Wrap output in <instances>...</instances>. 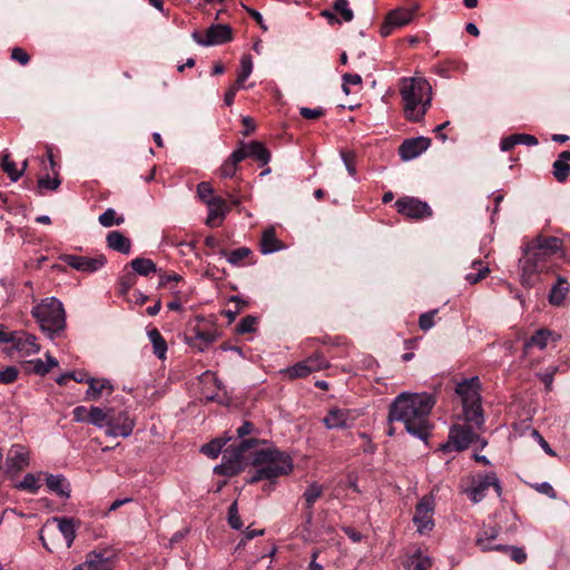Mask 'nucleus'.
<instances>
[{"label": "nucleus", "mask_w": 570, "mask_h": 570, "mask_svg": "<svg viewBox=\"0 0 570 570\" xmlns=\"http://www.w3.org/2000/svg\"><path fill=\"white\" fill-rule=\"evenodd\" d=\"M560 338H561V335L553 331H550L547 328L538 330L531 336V338L524 343V351L527 352L528 350H530L533 346H537L540 350H544L550 341L558 342Z\"/></svg>", "instance_id": "393cba45"}, {"label": "nucleus", "mask_w": 570, "mask_h": 570, "mask_svg": "<svg viewBox=\"0 0 570 570\" xmlns=\"http://www.w3.org/2000/svg\"><path fill=\"white\" fill-rule=\"evenodd\" d=\"M130 265L132 269L141 276H147L157 271L155 263L149 258H135L131 261Z\"/></svg>", "instance_id": "ea45409f"}, {"label": "nucleus", "mask_w": 570, "mask_h": 570, "mask_svg": "<svg viewBox=\"0 0 570 570\" xmlns=\"http://www.w3.org/2000/svg\"><path fill=\"white\" fill-rule=\"evenodd\" d=\"M480 382L478 377L463 380L460 382L455 392L461 397L465 421L481 429L484 423L481 395L479 393Z\"/></svg>", "instance_id": "20e7f679"}, {"label": "nucleus", "mask_w": 570, "mask_h": 570, "mask_svg": "<svg viewBox=\"0 0 570 570\" xmlns=\"http://www.w3.org/2000/svg\"><path fill=\"white\" fill-rule=\"evenodd\" d=\"M328 366L327 361L322 354L315 353L312 356L296 363L286 370L289 379L306 377L313 372L321 371Z\"/></svg>", "instance_id": "4468645a"}, {"label": "nucleus", "mask_w": 570, "mask_h": 570, "mask_svg": "<svg viewBox=\"0 0 570 570\" xmlns=\"http://www.w3.org/2000/svg\"><path fill=\"white\" fill-rule=\"evenodd\" d=\"M181 281V276L179 274H164L160 276L159 286H167L170 282H179Z\"/></svg>", "instance_id": "338daca9"}, {"label": "nucleus", "mask_w": 570, "mask_h": 570, "mask_svg": "<svg viewBox=\"0 0 570 570\" xmlns=\"http://www.w3.org/2000/svg\"><path fill=\"white\" fill-rule=\"evenodd\" d=\"M518 144H523L527 146H537L539 144L538 139L528 134H515Z\"/></svg>", "instance_id": "e2e57ef3"}, {"label": "nucleus", "mask_w": 570, "mask_h": 570, "mask_svg": "<svg viewBox=\"0 0 570 570\" xmlns=\"http://www.w3.org/2000/svg\"><path fill=\"white\" fill-rule=\"evenodd\" d=\"M40 328L50 335L57 334L66 326V314L62 303L56 297L45 299L32 309Z\"/></svg>", "instance_id": "39448f33"}, {"label": "nucleus", "mask_w": 570, "mask_h": 570, "mask_svg": "<svg viewBox=\"0 0 570 570\" xmlns=\"http://www.w3.org/2000/svg\"><path fill=\"white\" fill-rule=\"evenodd\" d=\"M282 248L281 242L276 238L275 229L273 227L265 229L262 235L261 252L267 255Z\"/></svg>", "instance_id": "7c9ffc66"}, {"label": "nucleus", "mask_w": 570, "mask_h": 570, "mask_svg": "<svg viewBox=\"0 0 570 570\" xmlns=\"http://www.w3.org/2000/svg\"><path fill=\"white\" fill-rule=\"evenodd\" d=\"M433 509L434 504L432 499L423 498L415 508V513L413 517V522L416 525V530L419 533L424 534L430 532L433 527Z\"/></svg>", "instance_id": "dca6fc26"}, {"label": "nucleus", "mask_w": 570, "mask_h": 570, "mask_svg": "<svg viewBox=\"0 0 570 570\" xmlns=\"http://www.w3.org/2000/svg\"><path fill=\"white\" fill-rule=\"evenodd\" d=\"M529 245L549 259L562 248V240L554 236L538 235Z\"/></svg>", "instance_id": "412c9836"}, {"label": "nucleus", "mask_w": 570, "mask_h": 570, "mask_svg": "<svg viewBox=\"0 0 570 570\" xmlns=\"http://www.w3.org/2000/svg\"><path fill=\"white\" fill-rule=\"evenodd\" d=\"M0 341L10 343L12 348L19 352L21 356H29L39 352L36 336L23 331L0 333Z\"/></svg>", "instance_id": "9b49d317"}, {"label": "nucleus", "mask_w": 570, "mask_h": 570, "mask_svg": "<svg viewBox=\"0 0 570 570\" xmlns=\"http://www.w3.org/2000/svg\"><path fill=\"white\" fill-rule=\"evenodd\" d=\"M19 375V371L14 366H8L0 371V383L2 384H11L13 383Z\"/></svg>", "instance_id": "864d4df0"}, {"label": "nucleus", "mask_w": 570, "mask_h": 570, "mask_svg": "<svg viewBox=\"0 0 570 570\" xmlns=\"http://www.w3.org/2000/svg\"><path fill=\"white\" fill-rule=\"evenodd\" d=\"M414 10L415 9L397 8L389 12L381 27V35L387 37L392 33L393 29L409 24L413 20Z\"/></svg>", "instance_id": "f3484780"}, {"label": "nucleus", "mask_w": 570, "mask_h": 570, "mask_svg": "<svg viewBox=\"0 0 570 570\" xmlns=\"http://www.w3.org/2000/svg\"><path fill=\"white\" fill-rule=\"evenodd\" d=\"M472 266L473 267H476L479 266L478 268V273H469L465 275V279L470 283V284H476L478 282H480L481 279H483L490 272L489 267L487 266H482V262L481 261H474L472 263Z\"/></svg>", "instance_id": "8fccbe9b"}, {"label": "nucleus", "mask_w": 570, "mask_h": 570, "mask_svg": "<svg viewBox=\"0 0 570 570\" xmlns=\"http://www.w3.org/2000/svg\"><path fill=\"white\" fill-rule=\"evenodd\" d=\"M479 436L468 425H453L450 430L449 441L441 445L440 450L448 451L453 449L455 451H463L470 446Z\"/></svg>", "instance_id": "f8f14e48"}, {"label": "nucleus", "mask_w": 570, "mask_h": 570, "mask_svg": "<svg viewBox=\"0 0 570 570\" xmlns=\"http://www.w3.org/2000/svg\"><path fill=\"white\" fill-rule=\"evenodd\" d=\"M11 58L22 66H26L30 60V56L20 47L12 49Z\"/></svg>", "instance_id": "052dcab7"}, {"label": "nucleus", "mask_w": 570, "mask_h": 570, "mask_svg": "<svg viewBox=\"0 0 570 570\" xmlns=\"http://www.w3.org/2000/svg\"><path fill=\"white\" fill-rule=\"evenodd\" d=\"M333 10L335 13L341 14L342 20L350 22L354 18L353 10L348 7L347 0H334Z\"/></svg>", "instance_id": "a18cd8bd"}, {"label": "nucleus", "mask_w": 570, "mask_h": 570, "mask_svg": "<svg viewBox=\"0 0 570 570\" xmlns=\"http://www.w3.org/2000/svg\"><path fill=\"white\" fill-rule=\"evenodd\" d=\"M568 161H570V150H564L552 165L553 176L559 183L566 181L570 174V165Z\"/></svg>", "instance_id": "c756f323"}, {"label": "nucleus", "mask_w": 570, "mask_h": 570, "mask_svg": "<svg viewBox=\"0 0 570 570\" xmlns=\"http://www.w3.org/2000/svg\"><path fill=\"white\" fill-rule=\"evenodd\" d=\"M355 417L350 410L333 407L324 416L323 423L330 430L350 428Z\"/></svg>", "instance_id": "aec40b11"}, {"label": "nucleus", "mask_w": 570, "mask_h": 570, "mask_svg": "<svg viewBox=\"0 0 570 570\" xmlns=\"http://www.w3.org/2000/svg\"><path fill=\"white\" fill-rule=\"evenodd\" d=\"M569 293V284L562 276H558L556 285L552 286L549 294V302L554 306H560Z\"/></svg>", "instance_id": "2f4dec72"}, {"label": "nucleus", "mask_w": 570, "mask_h": 570, "mask_svg": "<svg viewBox=\"0 0 570 570\" xmlns=\"http://www.w3.org/2000/svg\"><path fill=\"white\" fill-rule=\"evenodd\" d=\"M490 487L495 489L498 495L501 494V485L499 479L495 474L490 473L478 480L470 489L466 490L471 501L474 503H479L483 500L487 494V491Z\"/></svg>", "instance_id": "a211bd4d"}, {"label": "nucleus", "mask_w": 570, "mask_h": 570, "mask_svg": "<svg viewBox=\"0 0 570 570\" xmlns=\"http://www.w3.org/2000/svg\"><path fill=\"white\" fill-rule=\"evenodd\" d=\"M499 530L494 527H484L476 537V546L482 551L495 550V546L491 544V541L497 539Z\"/></svg>", "instance_id": "473e14b6"}, {"label": "nucleus", "mask_w": 570, "mask_h": 570, "mask_svg": "<svg viewBox=\"0 0 570 570\" xmlns=\"http://www.w3.org/2000/svg\"><path fill=\"white\" fill-rule=\"evenodd\" d=\"M537 491H539L542 494H546L547 497L551 499L557 498V492L554 491L553 487L548 482H542L535 485Z\"/></svg>", "instance_id": "680f3d73"}, {"label": "nucleus", "mask_w": 570, "mask_h": 570, "mask_svg": "<svg viewBox=\"0 0 570 570\" xmlns=\"http://www.w3.org/2000/svg\"><path fill=\"white\" fill-rule=\"evenodd\" d=\"M224 444H225V442L223 440L215 439V440L210 441L209 443L204 444L202 446L200 451L205 455H207V456H209L212 459H215L222 452Z\"/></svg>", "instance_id": "de8ad7c7"}, {"label": "nucleus", "mask_w": 570, "mask_h": 570, "mask_svg": "<svg viewBox=\"0 0 570 570\" xmlns=\"http://www.w3.org/2000/svg\"><path fill=\"white\" fill-rule=\"evenodd\" d=\"M242 122H243V125L245 127V129L243 131L244 136H248L252 132H254L256 126H255V122H254L253 118H250L248 116H245V117H243Z\"/></svg>", "instance_id": "774afa93"}, {"label": "nucleus", "mask_w": 570, "mask_h": 570, "mask_svg": "<svg viewBox=\"0 0 570 570\" xmlns=\"http://www.w3.org/2000/svg\"><path fill=\"white\" fill-rule=\"evenodd\" d=\"M148 338L153 344L154 354L164 360L167 353V343L161 336L160 332L157 328H151L147 332Z\"/></svg>", "instance_id": "c9c22d12"}, {"label": "nucleus", "mask_w": 570, "mask_h": 570, "mask_svg": "<svg viewBox=\"0 0 570 570\" xmlns=\"http://www.w3.org/2000/svg\"><path fill=\"white\" fill-rule=\"evenodd\" d=\"M106 263L107 258L104 254H97L92 257L73 255V269L82 273H95L101 269Z\"/></svg>", "instance_id": "5701e85b"}, {"label": "nucleus", "mask_w": 570, "mask_h": 570, "mask_svg": "<svg viewBox=\"0 0 570 570\" xmlns=\"http://www.w3.org/2000/svg\"><path fill=\"white\" fill-rule=\"evenodd\" d=\"M59 185L60 180L57 178V176L50 177L49 175H46L38 179V188L40 190H56Z\"/></svg>", "instance_id": "3c124183"}, {"label": "nucleus", "mask_w": 570, "mask_h": 570, "mask_svg": "<svg viewBox=\"0 0 570 570\" xmlns=\"http://www.w3.org/2000/svg\"><path fill=\"white\" fill-rule=\"evenodd\" d=\"M107 246L118 253L128 255L131 250V242L119 230H111L106 236Z\"/></svg>", "instance_id": "bb28decb"}, {"label": "nucleus", "mask_w": 570, "mask_h": 570, "mask_svg": "<svg viewBox=\"0 0 570 570\" xmlns=\"http://www.w3.org/2000/svg\"><path fill=\"white\" fill-rule=\"evenodd\" d=\"M431 140L426 137H416L404 140L399 147V155L402 160H412L430 147Z\"/></svg>", "instance_id": "6ab92c4d"}, {"label": "nucleus", "mask_w": 570, "mask_h": 570, "mask_svg": "<svg viewBox=\"0 0 570 570\" xmlns=\"http://www.w3.org/2000/svg\"><path fill=\"white\" fill-rule=\"evenodd\" d=\"M438 309L430 311L428 313H423L419 318V326L422 331H429L434 325V316L436 315Z\"/></svg>", "instance_id": "6e6d98bb"}, {"label": "nucleus", "mask_w": 570, "mask_h": 570, "mask_svg": "<svg viewBox=\"0 0 570 570\" xmlns=\"http://www.w3.org/2000/svg\"><path fill=\"white\" fill-rule=\"evenodd\" d=\"M515 145H518L515 134L508 136L501 140L500 147L502 151L511 150Z\"/></svg>", "instance_id": "0e129e2a"}, {"label": "nucleus", "mask_w": 570, "mask_h": 570, "mask_svg": "<svg viewBox=\"0 0 570 570\" xmlns=\"http://www.w3.org/2000/svg\"><path fill=\"white\" fill-rule=\"evenodd\" d=\"M206 204L209 207L206 224L208 226L219 225L229 210L225 199L222 197H213L210 200H206Z\"/></svg>", "instance_id": "b1692460"}, {"label": "nucleus", "mask_w": 570, "mask_h": 570, "mask_svg": "<svg viewBox=\"0 0 570 570\" xmlns=\"http://www.w3.org/2000/svg\"><path fill=\"white\" fill-rule=\"evenodd\" d=\"M412 570H431L432 568V559L428 556H422L421 551L417 550L412 556Z\"/></svg>", "instance_id": "09e8293b"}, {"label": "nucleus", "mask_w": 570, "mask_h": 570, "mask_svg": "<svg viewBox=\"0 0 570 570\" xmlns=\"http://www.w3.org/2000/svg\"><path fill=\"white\" fill-rule=\"evenodd\" d=\"M73 382L87 384V389L83 392L73 390V396L83 393V400L86 401H96L105 393L110 394L112 392V385L108 380L95 379L80 371L73 370Z\"/></svg>", "instance_id": "1a4fd4ad"}, {"label": "nucleus", "mask_w": 570, "mask_h": 570, "mask_svg": "<svg viewBox=\"0 0 570 570\" xmlns=\"http://www.w3.org/2000/svg\"><path fill=\"white\" fill-rule=\"evenodd\" d=\"M98 222L104 227L119 226L124 224L125 217L117 215L114 208H108L98 217Z\"/></svg>", "instance_id": "a19ab883"}, {"label": "nucleus", "mask_w": 570, "mask_h": 570, "mask_svg": "<svg viewBox=\"0 0 570 570\" xmlns=\"http://www.w3.org/2000/svg\"><path fill=\"white\" fill-rule=\"evenodd\" d=\"M237 150H240L244 154V159L246 157H252L263 165H266L271 159L269 151L265 148V146L259 141H250L248 144H242V147Z\"/></svg>", "instance_id": "a878e982"}, {"label": "nucleus", "mask_w": 570, "mask_h": 570, "mask_svg": "<svg viewBox=\"0 0 570 570\" xmlns=\"http://www.w3.org/2000/svg\"><path fill=\"white\" fill-rule=\"evenodd\" d=\"M253 465L255 472L249 479L250 483L261 480H274L282 475H287L293 471L292 458L277 449H262L255 452Z\"/></svg>", "instance_id": "7ed1b4c3"}, {"label": "nucleus", "mask_w": 570, "mask_h": 570, "mask_svg": "<svg viewBox=\"0 0 570 570\" xmlns=\"http://www.w3.org/2000/svg\"><path fill=\"white\" fill-rule=\"evenodd\" d=\"M43 547L53 552L62 541L67 548L71 547V519L52 517L46 521L40 531Z\"/></svg>", "instance_id": "0eeeda50"}, {"label": "nucleus", "mask_w": 570, "mask_h": 570, "mask_svg": "<svg viewBox=\"0 0 570 570\" xmlns=\"http://www.w3.org/2000/svg\"><path fill=\"white\" fill-rule=\"evenodd\" d=\"M47 487L50 491L57 493L60 497H69V483L67 479L61 474H50L47 478Z\"/></svg>", "instance_id": "72a5a7b5"}, {"label": "nucleus", "mask_w": 570, "mask_h": 570, "mask_svg": "<svg viewBox=\"0 0 570 570\" xmlns=\"http://www.w3.org/2000/svg\"><path fill=\"white\" fill-rule=\"evenodd\" d=\"M244 160V154L240 150H234L227 160L220 167V175L225 178H232L237 171V165Z\"/></svg>", "instance_id": "f704fd0d"}, {"label": "nucleus", "mask_w": 570, "mask_h": 570, "mask_svg": "<svg viewBox=\"0 0 570 570\" xmlns=\"http://www.w3.org/2000/svg\"><path fill=\"white\" fill-rule=\"evenodd\" d=\"M395 207L400 214L410 218L422 219L432 215L430 206L414 197H403L397 199Z\"/></svg>", "instance_id": "2eb2a0df"}, {"label": "nucleus", "mask_w": 570, "mask_h": 570, "mask_svg": "<svg viewBox=\"0 0 570 570\" xmlns=\"http://www.w3.org/2000/svg\"><path fill=\"white\" fill-rule=\"evenodd\" d=\"M323 494V487L316 482L309 484L305 490L303 498L306 503V509L312 510L314 503Z\"/></svg>", "instance_id": "79ce46f5"}, {"label": "nucleus", "mask_w": 570, "mask_h": 570, "mask_svg": "<svg viewBox=\"0 0 570 570\" xmlns=\"http://www.w3.org/2000/svg\"><path fill=\"white\" fill-rule=\"evenodd\" d=\"M434 404L432 394L401 393L390 405L389 421L403 422L410 434L425 440L430 430L429 415Z\"/></svg>", "instance_id": "f257e3e1"}, {"label": "nucleus", "mask_w": 570, "mask_h": 570, "mask_svg": "<svg viewBox=\"0 0 570 570\" xmlns=\"http://www.w3.org/2000/svg\"><path fill=\"white\" fill-rule=\"evenodd\" d=\"M400 95L404 117L420 122L432 104V87L423 77H404L400 80Z\"/></svg>", "instance_id": "f03ea898"}, {"label": "nucleus", "mask_w": 570, "mask_h": 570, "mask_svg": "<svg viewBox=\"0 0 570 570\" xmlns=\"http://www.w3.org/2000/svg\"><path fill=\"white\" fill-rule=\"evenodd\" d=\"M250 249L248 247H239L229 253L226 250H222V254L227 257V262L232 265H239L245 258L250 255Z\"/></svg>", "instance_id": "37998d69"}, {"label": "nucleus", "mask_w": 570, "mask_h": 570, "mask_svg": "<svg viewBox=\"0 0 570 570\" xmlns=\"http://www.w3.org/2000/svg\"><path fill=\"white\" fill-rule=\"evenodd\" d=\"M1 167L2 170L9 176L12 181H18L19 178L23 175V170H19L17 165L10 158L9 153H4L1 157Z\"/></svg>", "instance_id": "4c0bfd02"}, {"label": "nucleus", "mask_w": 570, "mask_h": 570, "mask_svg": "<svg viewBox=\"0 0 570 570\" xmlns=\"http://www.w3.org/2000/svg\"><path fill=\"white\" fill-rule=\"evenodd\" d=\"M255 439L243 440L237 446L229 445L223 452V462L214 472L218 475L233 476L242 470V459L246 450L253 446Z\"/></svg>", "instance_id": "6e6552de"}, {"label": "nucleus", "mask_w": 570, "mask_h": 570, "mask_svg": "<svg viewBox=\"0 0 570 570\" xmlns=\"http://www.w3.org/2000/svg\"><path fill=\"white\" fill-rule=\"evenodd\" d=\"M549 259L544 254L539 253L527 244L523 248L522 256L519 259L520 282L524 287H533L540 274L548 272Z\"/></svg>", "instance_id": "423d86ee"}, {"label": "nucleus", "mask_w": 570, "mask_h": 570, "mask_svg": "<svg viewBox=\"0 0 570 570\" xmlns=\"http://www.w3.org/2000/svg\"><path fill=\"white\" fill-rule=\"evenodd\" d=\"M324 114H325V110L322 107L313 108V109L307 108V107L299 108V115L303 118L309 119V120L317 119V118L322 117Z\"/></svg>", "instance_id": "4d7b16f0"}, {"label": "nucleus", "mask_w": 570, "mask_h": 570, "mask_svg": "<svg viewBox=\"0 0 570 570\" xmlns=\"http://www.w3.org/2000/svg\"><path fill=\"white\" fill-rule=\"evenodd\" d=\"M342 160L346 167V170L351 176H355L356 166L354 164V154L351 151H341Z\"/></svg>", "instance_id": "bf43d9fd"}, {"label": "nucleus", "mask_w": 570, "mask_h": 570, "mask_svg": "<svg viewBox=\"0 0 570 570\" xmlns=\"http://www.w3.org/2000/svg\"><path fill=\"white\" fill-rule=\"evenodd\" d=\"M135 420L129 416L127 410L109 407L106 434L114 438H128L134 430Z\"/></svg>", "instance_id": "9d476101"}, {"label": "nucleus", "mask_w": 570, "mask_h": 570, "mask_svg": "<svg viewBox=\"0 0 570 570\" xmlns=\"http://www.w3.org/2000/svg\"><path fill=\"white\" fill-rule=\"evenodd\" d=\"M253 70V62L249 56H244L240 61V71L235 85L243 87L244 81L249 77Z\"/></svg>", "instance_id": "49530a36"}, {"label": "nucleus", "mask_w": 570, "mask_h": 570, "mask_svg": "<svg viewBox=\"0 0 570 570\" xmlns=\"http://www.w3.org/2000/svg\"><path fill=\"white\" fill-rule=\"evenodd\" d=\"M191 37L200 46H217L232 40V29L227 24H212L204 37L198 31H194Z\"/></svg>", "instance_id": "ddd939ff"}, {"label": "nucleus", "mask_w": 570, "mask_h": 570, "mask_svg": "<svg viewBox=\"0 0 570 570\" xmlns=\"http://www.w3.org/2000/svg\"><path fill=\"white\" fill-rule=\"evenodd\" d=\"M256 317L252 315L245 316L237 325V333L245 334L255 331Z\"/></svg>", "instance_id": "5fc2aeb1"}, {"label": "nucleus", "mask_w": 570, "mask_h": 570, "mask_svg": "<svg viewBox=\"0 0 570 570\" xmlns=\"http://www.w3.org/2000/svg\"><path fill=\"white\" fill-rule=\"evenodd\" d=\"M228 524L235 530H239L243 525L238 513L237 502H233L228 509Z\"/></svg>", "instance_id": "603ef678"}, {"label": "nucleus", "mask_w": 570, "mask_h": 570, "mask_svg": "<svg viewBox=\"0 0 570 570\" xmlns=\"http://www.w3.org/2000/svg\"><path fill=\"white\" fill-rule=\"evenodd\" d=\"M217 340L215 331L195 330V334L187 338V343L199 352H204L212 343Z\"/></svg>", "instance_id": "cd10ccee"}, {"label": "nucleus", "mask_w": 570, "mask_h": 570, "mask_svg": "<svg viewBox=\"0 0 570 570\" xmlns=\"http://www.w3.org/2000/svg\"><path fill=\"white\" fill-rule=\"evenodd\" d=\"M6 462L9 471H21L29 464V452L23 445L13 444L7 454Z\"/></svg>", "instance_id": "4be33fe9"}, {"label": "nucleus", "mask_w": 570, "mask_h": 570, "mask_svg": "<svg viewBox=\"0 0 570 570\" xmlns=\"http://www.w3.org/2000/svg\"><path fill=\"white\" fill-rule=\"evenodd\" d=\"M41 488L40 474L27 473L23 479L17 484V489L26 490L36 494Z\"/></svg>", "instance_id": "e433bc0d"}, {"label": "nucleus", "mask_w": 570, "mask_h": 570, "mask_svg": "<svg viewBox=\"0 0 570 570\" xmlns=\"http://www.w3.org/2000/svg\"><path fill=\"white\" fill-rule=\"evenodd\" d=\"M495 550L509 552L510 558L520 564L527 560V553L519 547L497 544Z\"/></svg>", "instance_id": "c03bdc74"}, {"label": "nucleus", "mask_w": 570, "mask_h": 570, "mask_svg": "<svg viewBox=\"0 0 570 570\" xmlns=\"http://www.w3.org/2000/svg\"><path fill=\"white\" fill-rule=\"evenodd\" d=\"M109 407L102 410L100 407L92 406L90 407L87 419L91 424L104 428L106 423H108Z\"/></svg>", "instance_id": "58836bf2"}, {"label": "nucleus", "mask_w": 570, "mask_h": 570, "mask_svg": "<svg viewBox=\"0 0 570 570\" xmlns=\"http://www.w3.org/2000/svg\"><path fill=\"white\" fill-rule=\"evenodd\" d=\"M73 570H111V562L101 553L91 552L87 554L86 561Z\"/></svg>", "instance_id": "c85d7f7f"}, {"label": "nucleus", "mask_w": 570, "mask_h": 570, "mask_svg": "<svg viewBox=\"0 0 570 570\" xmlns=\"http://www.w3.org/2000/svg\"><path fill=\"white\" fill-rule=\"evenodd\" d=\"M31 363L33 364V372L38 375H45L50 371V366H47V364L41 360H36Z\"/></svg>", "instance_id": "69168bd1"}, {"label": "nucleus", "mask_w": 570, "mask_h": 570, "mask_svg": "<svg viewBox=\"0 0 570 570\" xmlns=\"http://www.w3.org/2000/svg\"><path fill=\"white\" fill-rule=\"evenodd\" d=\"M213 193L214 190L209 183L202 181L200 184H198L197 194L203 202L206 203V200H210L214 197Z\"/></svg>", "instance_id": "13d9d810"}]
</instances>
